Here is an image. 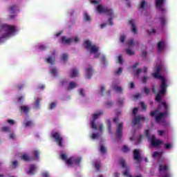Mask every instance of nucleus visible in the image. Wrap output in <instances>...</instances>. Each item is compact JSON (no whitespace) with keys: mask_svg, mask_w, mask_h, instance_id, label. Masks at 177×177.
<instances>
[{"mask_svg":"<svg viewBox=\"0 0 177 177\" xmlns=\"http://www.w3.org/2000/svg\"><path fill=\"white\" fill-rule=\"evenodd\" d=\"M21 158H22V160H24V161H29L30 160V156L27 153L22 154Z\"/></svg>","mask_w":177,"mask_h":177,"instance_id":"nucleus-43","label":"nucleus"},{"mask_svg":"<svg viewBox=\"0 0 177 177\" xmlns=\"http://www.w3.org/2000/svg\"><path fill=\"white\" fill-rule=\"evenodd\" d=\"M122 150L124 153H128L129 151V147H128L127 145H124Z\"/></svg>","mask_w":177,"mask_h":177,"instance_id":"nucleus-56","label":"nucleus"},{"mask_svg":"<svg viewBox=\"0 0 177 177\" xmlns=\"http://www.w3.org/2000/svg\"><path fill=\"white\" fill-rule=\"evenodd\" d=\"M127 38V36H125V35H120V41L122 44H124V42H125V39Z\"/></svg>","mask_w":177,"mask_h":177,"instance_id":"nucleus-52","label":"nucleus"},{"mask_svg":"<svg viewBox=\"0 0 177 177\" xmlns=\"http://www.w3.org/2000/svg\"><path fill=\"white\" fill-rule=\"evenodd\" d=\"M152 157L154 160H156L158 162H164L165 158L162 156V151H155L152 153Z\"/></svg>","mask_w":177,"mask_h":177,"instance_id":"nucleus-16","label":"nucleus"},{"mask_svg":"<svg viewBox=\"0 0 177 177\" xmlns=\"http://www.w3.org/2000/svg\"><path fill=\"white\" fill-rule=\"evenodd\" d=\"M162 70H164V65H162V62L158 61L153 68L152 77L160 80V90L156 95V101L158 102L159 106L155 111L151 113V115L155 117L156 122L158 124L165 127H169V122L165 121V117L168 115V111H169V104L165 102V101L161 102V99L167 93V88L169 85V78L161 75Z\"/></svg>","mask_w":177,"mask_h":177,"instance_id":"nucleus-1","label":"nucleus"},{"mask_svg":"<svg viewBox=\"0 0 177 177\" xmlns=\"http://www.w3.org/2000/svg\"><path fill=\"white\" fill-rule=\"evenodd\" d=\"M100 2V1L99 0H91V3H92L93 5H97V6L96 7V11L97 12V13H100V15L106 13V15L109 16V23L110 26H113V19L115 17L113 8L100 5L99 4Z\"/></svg>","mask_w":177,"mask_h":177,"instance_id":"nucleus-4","label":"nucleus"},{"mask_svg":"<svg viewBox=\"0 0 177 177\" xmlns=\"http://www.w3.org/2000/svg\"><path fill=\"white\" fill-rule=\"evenodd\" d=\"M79 93L80 96H85V92L84 91V89L80 88L79 89Z\"/></svg>","mask_w":177,"mask_h":177,"instance_id":"nucleus-58","label":"nucleus"},{"mask_svg":"<svg viewBox=\"0 0 177 177\" xmlns=\"http://www.w3.org/2000/svg\"><path fill=\"white\" fill-rule=\"evenodd\" d=\"M50 73L53 77H57L59 75V71H57V68L56 67H52L50 71Z\"/></svg>","mask_w":177,"mask_h":177,"instance_id":"nucleus-29","label":"nucleus"},{"mask_svg":"<svg viewBox=\"0 0 177 177\" xmlns=\"http://www.w3.org/2000/svg\"><path fill=\"white\" fill-rule=\"evenodd\" d=\"M118 63H119L120 64H122L124 60H123V59H122V55H119V56L118 57Z\"/></svg>","mask_w":177,"mask_h":177,"instance_id":"nucleus-55","label":"nucleus"},{"mask_svg":"<svg viewBox=\"0 0 177 177\" xmlns=\"http://www.w3.org/2000/svg\"><path fill=\"white\" fill-rule=\"evenodd\" d=\"M42 176H43V177H49V172H48V171H44V172L42 173Z\"/></svg>","mask_w":177,"mask_h":177,"instance_id":"nucleus-61","label":"nucleus"},{"mask_svg":"<svg viewBox=\"0 0 177 177\" xmlns=\"http://www.w3.org/2000/svg\"><path fill=\"white\" fill-rule=\"evenodd\" d=\"M156 28H154L148 30V34H149V35H153L156 34Z\"/></svg>","mask_w":177,"mask_h":177,"instance_id":"nucleus-47","label":"nucleus"},{"mask_svg":"<svg viewBox=\"0 0 177 177\" xmlns=\"http://www.w3.org/2000/svg\"><path fill=\"white\" fill-rule=\"evenodd\" d=\"M61 61L66 63V60H68V54L67 53H62L60 57Z\"/></svg>","mask_w":177,"mask_h":177,"instance_id":"nucleus-36","label":"nucleus"},{"mask_svg":"<svg viewBox=\"0 0 177 177\" xmlns=\"http://www.w3.org/2000/svg\"><path fill=\"white\" fill-rule=\"evenodd\" d=\"M165 2V0H155V4L156 6V9L160 10L161 12L162 15H164L167 13V8H164L162 5H164V3Z\"/></svg>","mask_w":177,"mask_h":177,"instance_id":"nucleus-15","label":"nucleus"},{"mask_svg":"<svg viewBox=\"0 0 177 177\" xmlns=\"http://www.w3.org/2000/svg\"><path fill=\"white\" fill-rule=\"evenodd\" d=\"M18 102L19 103H21L23 102V100H24V96H20V97H18Z\"/></svg>","mask_w":177,"mask_h":177,"instance_id":"nucleus-62","label":"nucleus"},{"mask_svg":"<svg viewBox=\"0 0 177 177\" xmlns=\"http://www.w3.org/2000/svg\"><path fill=\"white\" fill-rule=\"evenodd\" d=\"M144 92L146 95H149L150 93V88L149 87H144Z\"/></svg>","mask_w":177,"mask_h":177,"instance_id":"nucleus-57","label":"nucleus"},{"mask_svg":"<svg viewBox=\"0 0 177 177\" xmlns=\"http://www.w3.org/2000/svg\"><path fill=\"white\" fill-rule=\"evenodd\" d=\"M84 46L90 52L91 55H93L94 57H100L101 59V63L104 66H106V64H107V59H106V56L100 53V51H99V48L97 47V46L92 44L91 40H84Z\"/></svg>","mask_w":177,"mask_h":177,"instance_id":"nucleus-3","label":"nucleus"},{"mask_svg":"<svg viewBox=\"0 0 177 177\" xmlns=\"http://www.w3.org/2000/svg\"><path fill=\"white\" fill-rule=\"evenodd\" d=\"M80 41L79 37H67L66 36L62 37L61 44L63 45H70L71 44L77 43Z\"/></svg>","mask_w":177,"mask_h":177,"instance_id":"nucleus-12","label":"nucleus"},{"mask_svg":"<svg viewBox=\"0 0 177 177\" xmlns=\"http://www.w3.org/2000/svg\"><path fill=\"white\" fill-rule=\"evenodd\" d=\"M121 115V111H118L116 113V117L113 118V122H118V117Z\"/></svg>","mask_w":177,"mask_h":177,"instance_id":"nucleus-48","label":"nucleus"},{"mask_svg":"<svg viewBox=\"0 0 177 177\" xmlns=\"http://www.w3.org/2000/svg\"><path fill=\"white\" fill-rule=\"evenodd\" d=\"M124 128V124L120 123L116 127V138L121 139L122 138V129Z\"/></svg>","mask_w":177,"mask_h":177,"instance_id":"nucleus-21","label":"nucleus"},{"mask_svg":"<svg viewBox=\"0 0 177 177\" xmlns=\"http://www.w3.org/2000/svg\"><path fill=\"white\" fill-rule=\"evenodd\" d=\"M57 104V102H56L50 103L49 106L50 110H53V109L56 107Z\"/></svg>","mask_w":177,"mask_h":177,"instance_id":"nucleus-49","label":"nucleus"},{"mask_svg":"<svg viewBox=\"0 0 177 177\" xmlns=\"http://www.w3.org/2000/svg\"><path fill=\"white\" fill-rule=\"evenodd\" d=\"M98 131L99 132L94 131L92 134L90 135L91 139L93 140H99L102 138V132H103L104 127L103 124L98 123Z\"/></svg>","mask_w":177,"mask_h":177,"instance_id":"nucleus-13","label":"nucleus"},{"mask_svg":"<svg viewBox=\"0 0 177 177\" xmlns=\"http://www.w3.org/2000/svg\"><path fill=\"white\" fill-rule=\"evenodd\" d=\"M59 156L67 167H77V165H80L82 160V158L78 156H73L67 159V154L64 152H61Z\"/></svg>","mask_w":177,"mask_h":177,"instance_id":"nucleus-5","label":"nucleus"},{"mask_svg":"<svg viewBox=\"0 0 177 177\" xmlns=\"http://www.w3.org/2000/svg\"><path fill=\"white\" fill-rule=\"evenodd\" d=\"M17 27L8 24L0 23V44H2L5 39L16 35Z\"/></svg>","mask_w":177,"mask_h":177,"instance_id":"nucleus-2","label":"nucleus"},{"mask_svg":"<svg viewBox=\"0 0 177 177\" xmlns=\"http://www.w3.org/2000/svg\"><path fill=\"white\" fill-rule=\"evenodd\" d=\"M51 136L59 147H63V138L60 136V133L57 131H53L51 133Z\"/></svg>","mask_w":177,"mask_h":177,"instance_id":"nucleus-14","label":"nucleus"},{"mask_svg":"<svg viewBox=\"0 0 177 177\" xmlns=\"http://www.w3.org/2000/svg\"><path fill=\"white\" fill-rule=\"evenodd\" d=\"M93 74V68H92V66L88 65L86 68L85 70V75L86 77L89 80Z\"/></svg>","mask_w":177,"mask_h":177,"instance_id":"nucleus-22","label":"nucleus"},{"mask_svg":"<svg viewBox=\"0 0 177 177\" xmlns=\"http://www.w3.org/2000/svg\"><path fill=\"white\" fill-rule=\"evenodd\" d=\"M165 41H160L158 43V50H163L165 48Z\"/></svg>","mask_w":177,"mask_h":177,"instance_id":"nucleus-31","label":"nucleus"},{"mask_svg":"<svg viewBox=\"0 0 177 177\" xmlns=\"http://www.w3.org/2000/svg\"><path fill=\"white\" fill-rule=\"evenodd\" d=\"M140 106L142 107V110H146V104L144 102H140Z\"/></svg>","mask_w":177,"mask_h":177,"instance_id":"nucleus-63","label":"nucleus"},{"mask_svg":"<svg viewBox=\"0 0 177 177\" xmlns=\"http://www.w3.org/2000/svg\"><path fill=\"white\" fill-rule=\"evenodd\" d=\"M84 19L86 21H91V16H89V15L87 14V12H84Z\"/></svg>","mask_w":177,"mask_h":177,"instance_id":"nucleus-44","label":"nucleus"},{"mask_svg":"<svg viewBox=\"0 0 177 177\" xmlns=\"http://www.w3.org/2000/svg\"><path fill=\"white\" fill-rule=\"evenodd\" d=\"M147 73V67L145 66L142 69L138 68L135 72L136 77H139L140 75H145Z\"/></svg>","mask_w":177,"mask_h":177,"instance_id":"nucleus-23","label":"nucleus"},{"mask_svg":"<svg viewBox=\"0 0 177 177\" xmlns=\"http://www.w3.org/2000/svg\"><path fill=\"white\" fill-rule=\"evenodd\" d=\"M37 171V166L31 165L29 166L28 170L26 171L28 175H34Z\"/></svg>","mask_w":177,"mask_h":177,"instance_id":"nucleus-24","label":"nucleus"},{"mask_svg":"<svg viewBox=\"0 0 177 177\" xmlns=\"http://www.w3.org/2000/svg\"><path fill=\"white\" fill-rule=\"evenodd\" d=\"M145 135L148 138V140L150 142L152 147H160V146L164 144V142L161 140L157 139L156 136H151V134H150V130H146L145 131Z\"/></svg>","mask_w":177,"mask_h":177,"instance_id":"nucleus-6","label":"nucleus"},{"mask_svg":"<svg viewBox=\"0 0 177 177\" xmlns=\"http://www.w3.org/2000/svg\"><path fill=\"white\" fill-rule=\"evenodd\" d=\"M133 155L134 160H136L137 161L140 160V149H135Z\"/></svg>","mask_w":177,"mask_h":177,"instance_id":"nucleus-28","label":"nucleus"},{"mask_svg":"<svg viewBox=\"0 0 177 177\" xmlns=\"http://www.w3.org/2000/svg\"><path fill=\"white\" fill-rule=\"evenodd\" d=\"M115 75H121L122 74V68H119L115 71Z\"/></svg>","mask_w":177,"mask_h":177,"instance_id":"nucleus-50","label":"nucleus"},{"mask_svg":"<svg viewBox=\"0 0 177 177\" xmlns=\"http://www.w3.org/2000/svg\"><path fill=\"white\" fill-rule=\"evenodd\" d=\"M21 111L24 114H27V113H28L30 111V106H28L27 105H23L21 106Z\"/></svg>","mask_w":177,"mask_h":177,"instance_id":"nucleus-32","label":"nucleus"},{"mask_svg":"<svg viewBox=\"0 0 177 177\" xmlns=\"http://www.w3.org/2000/svg\"><path fill=\"white\" fill-rule=\"evenodd\" d=\"M41 100H42L40 97H37L35 103L33 104V109H35V110H39V109H41Z\"/></svg>","mask_w":177,"mask_h":177,"instance_id":"nucleus-26","label":"nucleus"},{"mask_svg":"<svg viewBox=\"0 0 177 177\" xmlns=\"http://www.w3.org/2000/svg\"><path fill=\"white\" fill-rule=\"evenodd\" d=\"M6 124H8V125L13 127V125L16 124V120L13 119H8L6 121Z\"/></svg>","mask_w":177,"mask_h":177,"instance_id":"nucleus-41","label":"nucleus"},{"mask_svg":"<svg viewBox=\"0 0 177 177\" xmlns=\"http://www.w3.org/2000/svg\"><path fill=\"white\" fill-rule=\"evenodd\" d=\"M168 171H169L168 165H159V177H172Z\"/></svg>","mask_w":177,"mask_h":177,"instance_id":"nucleus-11","label":"nucleus"},{"mask_svg":"<svg viewBox=\"0 0 177 177\" xmlns=\"http://www.w3.org/2000/svg\"><path fill=\"white\" fill-rule=\"evenodd\" d=\"M17 12V6H11L9 8V12L12 14V13H16Z\"/></svg>","mask_w":177,"mask_h":177,"instance_id":"nucleus-40","label":"nucleus"},{"mask_svg":"<svg viewBox=\"0 0 177 177\" xmlns=\"http://www.w3.org/2000/svg\"><path fill=\"white\" fill-rule=\"evenodd\" d=\"M111 106H113V102L110 101H108L107 102L105 103V107H106V109H110Z\"/></svg>","mask_w":177,"mask_h":177,"instance_id":"nucleus-53","label":"nucleus"},{"mask_svg":"<svg viewBox=\"0 0 177 177\" xmlns=\"http://www.w3.org/2000/svg\"><path fill=\"white\" fill-rule=\"evenodd\" d=\"M24 127H32L34 122L31 120H24L23 123Z\"/></svg>","mask_w":177,"mask_h":177,"instance_id":"nucleus-38","label":"nucleus"},{"mask_svg":"<svg viewBox=\"0 0 177 177\" xmlns=\"http://www.w3.org/2000/svg\"><path fill=\"white\" fill-rule=\"evenodd\" d=\"M148 9L149 4H147V3L145 0H141L138 6V10H140V12H147Z\"/></svg>","mask_w":177,"mask_h":177,"instance_id":"nucleus-20","label":"nucleus"},{"mask_svg":"<svg viewBox=\"0 0 177 177\" xmlns=\"http://www.w3.org/2000/svg\"><path fill=\"white\" fill-rule=\"evenodd\" d=\"M33 154H34V156H35V160H39V151L35 150V151L33 152Z\"/></svg>","mask_w":177,"mask_h":177,"instance_id":"nucleus-46","label":"nucleus"},{"mask_svg":"<svg viewBox=\"0 0 177 177\" xmlns=\"http://www.w3.org/2000/svg\"><path fill=\"white\" fill-rule=\"evenodd\" d=\"M138 113V108H134L133 109L132 114L133 115V118L132 120L133 125H138V128L140 127V122H143L146 120V118L143 115H136Z\"/></svg>","mask_w":177,"mask_h":177,"instance_id":"nucleus-9","label":"nucleus"},{"mask_svg":"<svg viewBox=\"0 0 177 177\" xmlns=\"http://www.w3.org/2000/svg\"><path fill=\"white\" fill-rule=\"evenodd\" d=\"M139 64H140L139 62H136V64H134L132 66L133 70H136V68H138Z\"/></svg>","mask_w":177,"mask_h":177,"instance_id":"nucleus-59","label":"nucleus"},{"mask_svg":"<svg viewBox=\"0 0 177 177\" xmlns=\"http://www.w3.org/2000/svg\"><path fill=\"white\" fill-rule=\"evenodd\" d=\"M147 80H149V77L147 76H144L142 77V82L143 84H146V82H147Z\"/></svg>","mask_w":177,"mask_h":177,"instance_id":"nucleus-60","label":"nucleus"},{"mask_svg":"<svg viewBox=\"0 0 177 177\" xmlns=\"http://www.w3.org/2000/svg\"><path fill=\"white\" fill-rule=\"evenodd\" d=\"M99 150L101 154H106V152L107 151V149H106V147L102 142L100 143Z\"/></svg>","mask_w":177,"mask_h":177,"instance_id":"nucleus-30","label":"nucleus"},{"mask_svg":"<svg viewBox=\"0 0 177 177\" xmlns=\"http://www.w3.org/2000/svg\"><path fill=\"white\" fill-rule=\"evenodd\" d=\"M164 147L165 150H171L174 149V143L172 142H167L164 145Z\"/></svg>","mask_w":177,"mask_h":177,"instance_id":"nucleus-34","label":"nucleus"},{"mask_svg":"<svg viewBox=\"0 0 177 177\" xmlns=\"http://www.w3.org/2000/svg\"><path fill=\"white\" fill-rule=\"evenodd\" d=\"M142 139H143V136L141 135L138 137V136H136V133L135 132L133 133V136L130 138V140H131V142H133L135 145H139V143H141Z\"/></svg>","mask_w":177,"mask_h":177,"instance_id":"nucleus-17","label":"nucleus"},{"mask_svg":"<svg viewBox=\"0 0 177 177\" xmlns=\"http://www.w3.org/2000/svg\"><path fill=\"white\" fill-rule=\"evenodd\" d=\"M68 84V80L67 79H62L60 82H59V86H67Z\"/></svg>","mask_w":177,"mask_h":177,"instance_id":"nucleus-37","label":"nucleus"},{"mask_svg":"<svg viewBox=\"0 0 177 177\" xmlns=\"http://www.w3.org/2000/svg\"><path fill=\"white\" fill-rule=\"evenodd\" d=\"M129 24L131 26V31L133 34L138 33V28L136 27V24L135 23V20L131 19L129 21Z\"/></svg>","mask_w":177,"mask_h":177,"instance_id":"nucleus-25","label":"nucleus"},{"mask_svg":"<svg viewBox=\"0 0 177 177\" xmlns=\"http://www.w3.org/2000/svg\"><path fill=\"white\" fill-rule=\"evenodd\" d=\"M36 48L39 50H46V49H48V46L46 44H37Z\"/></svg>","mask_w":177,"mask_h":177,"instance_id":"nucleus-35","label":"nucleus"},{"mask_svg":"<svg viewBox=\"0 0 177 177\" xmlns=\"http://www.w3.org/2000/svg\"><path fill=\"white\" fill-rule=\"evenodd\" d=\"M118 85H120V82L114 80L112 82L111 88L113 89V91H115V92L121 93V92H122V87H120Z\"/></svg>","mask_w":177,"mask_h":177,"instance_id":"nucleus-19","label":"nucleus"},{"mask_svg":"<svg viewBox=\"0 0 177 177\" xmlns=\"http://www.w3.org/2000/svg\"><path fill=\"white\" fill-rule=\"evenodd\" d=\"M45 60L46 63H48V64H55V62L56 60V51H52L51 55L46 58Z\"/></svg>","mask_w":177,"mask_h":177,"instance_id":"nucleus-18","label":"nucleus"},{"mask_svg":"<svg viewBox=\"0 0 177 177\" xmlns=\"http://www.w3.org/2000/svg\"><path fill=\"white\" fill-rule=\"evenodd\" d=\"M74 88H77V83L75 82H71L68 84L67 89L68 91H71V89H74Z\"/></svg>","mask_w":177,"mask_h":177,"instance_id":"nucleus-33","label":"nucleus"},{"mask_svg":"<svg viewBox=\"0 0 177 177\" xmlns=\"http://www.w3.org/2000/svg\"><path fill=\"white\" fill-rule=\"evenodd\" d=\"M69 75H70V77H71V78H75V77H78L79 75L78 69L77 68L71 69V71L69 72Z\"/></svg>","mask_w":177,"mask_h":177,"instance_id":"nucleus-27","label":"nucleus"},{"mask_svg":"<svg viewBox=\"0 0 177 177\" xmlns=\"http://www.w3.org/2000/svg\"><path fill=\"white\" fill-rule=\"evenodd\" d=\"M159 21L161 26H165V24H167V18H165L164 16H162L159 17Z\"/></svg>","mask_w":177,"mask_h":177,"instance_id":"nucleus-39","label":"nucleus"},{"mask_svg":"<svg viewBox=\"0 0 177 177\" xmlns=\"http://www.w3.org/2000/svg\"><path fill=\"white\" fill-rule=\"evenodd\" d=\"M104 113V111L103 110L97 111L95 112L90 119V127L92 128L94 131L97 130V125H96V120L97 118H100L102 115Z\"/></svg>","mask_w":177,"mask_h":177,"instance_id":"nucleus-8","label":"nucleus"},{"mask_svg":"<svg viewBox=\"0 0 177 177\" xmlns=\"http://www.w3.org/2000/svg\"><path fill=\"white\" fill-rule=\"evenodd\" d=\"M158 135L159 136H163V135H165V131H164V130H158Z\"/></svg>","mask_w":177,"mask_h":177,"instance_id":"nucleus-54","label":"nucleus"},{"mask_svg":"<svg viewBox=\"0 0 177 177\" xmlns=\"http://www.w3.org/2000/svg\"><path fill=\"white\" fill-rule=\"evenodd\" d=\"M2 132H6L8 133V138L10 140H16L17 139V135L15 130H12L10 126H3L1 127Z\"/></svg>","mask_w":177,"mask_h":177,"instance_id":"nucleus-10","label":"nucleus"},{"mask_svg":"<svg viewBox=\"0 0 177 177\" xmlns=\"http://www.w3.org/2000/svg\"><path fill=\"white\" fill-rule=\"evenodd\" d=\"M105 90H106V86H104V85L102 84L100 86V90H99V93L101 96H103V95H104Z\"/></svg>","mask_w":177,"mask_h":177,"instance_id":"nucleus-42","label":"nucleus"},{"mask_svg":"<svg viewBox=\"0 0 177 177\" xmlns=\"http://www.w3.org/2000/svg\"><path fill=\"white\" fill-rule=\"evenodd\" d=\"M107 127L109 133L113 134V131H111V123L110 120H107Z\"/></svg>","mask_w":177,"mask_h":177,"instance_id":"nucleus-45","label":"nucleus"},{"mask_svg":"<svg viewBox=\"0 0 177 177\" xmlns=\"http://www.w3.org/2000/svg\"><path fill=\"white\" fill-rule=\"evenodd\" d=\"M17 165H18L17 161L15 160L12 162V168H16Z\"/></svg>","mask_w":177,"mask_h":177,"instance_id":"nucleus-64","label":"nucleus"},{"mask_svg":"<svg viewBox=\"0 0 177 177\" xmlns=\"http://www.w3.org/2000/svg\"><path fill=\"white\" fill-rule=\"evenodd\" d=\"M128 48L126 49V53L129 56H133L135 55V49L139 46V41L133 39H130L129 42L127 43Z\"/></svg>","mask_w":177,"mask_h":177,"instance_id":"nucleus-7","label":"nucleus"},{"mask_svg":"<svg viewBox=\"0 0 177 177\" xmlns=\"http://www.w3.org/2000/svg\"><path fill=\"white\" fill-rule=\"evenodd\" d=\"M100 161H96L95 162V167L96 168L97 171H99L100 169Z\"/></svg>","mask_w":177,"mask_h":177,"instance_id":"nucleus-51","label":"nucleus"}]
</instances>
